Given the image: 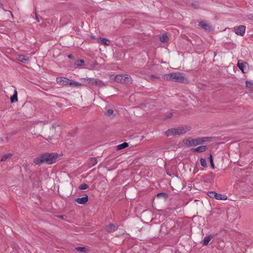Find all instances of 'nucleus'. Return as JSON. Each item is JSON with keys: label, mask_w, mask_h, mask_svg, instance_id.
I'll list each match as a JSON object with an SVG mask.
<instances>
[{"label": "nucleus", "mask_w": 253, "mask_h": 253, "mask_svg": "<svg viewBox=\"0 0 253 253\" xmlns=\"http://www.w3.org/2000/svg\"><path fill=\"white\" fill-rule=\"evenodd\" d=\"M88 187V185L86 183H83L79 186V189L80 190H85Z\"/></svg>", "instance_id": "obj_32"}, {"label": "nucleus", "mask_w": 253, "mask_h": 253, "mask_svg": "<svg viewBox=\"0 0 253 253\" xmlns=\"http://www.w3.org/2000/svg\"><path fill=\"white\" fill-rule=\"evenodd\" d=\"M200 143L202 144L206 141H210L211 140V137H200Z\"/></svg>", "instance_id": "obj_27"}, {"label": "nucleus", "mask_w": 253, "mask_h": 253, "mask_svg": "<svg viewBox=\"0 0 253 253\" xmlns=\"http://www.w3.org/2000/svg\"><path fill=\"white\" fill-rule=\"evenodd\" d=\"M36 19L37 22H39L40 21L39 19V18H38V17L37 16V14L36 15Z\"/></svg>", "instance_id": "obj_41"}, {"label": "nucleus", "mask_w": 253, "mask_h": 253, "mask_svg": "<svg viewBox=\"0 0 253 253\" xmlns=\"http://www.w3.org/2000/svg\"><path fill=\"white\" fill-rule=\"evenodd\" d=\"M237 65L243 73H246L248 72V64L247 62L242 60H239Z\"/></svg>", "instance_id": "obj_6"}, {"label": "nucleus", "mask_w": 253, "mask_h": 253, "mask_svg": "<svg viewBox=\"0 0 253 253\" xmlns=\"http://www.w3.org/2000/svg\"><path fill=\"white\" fill-rule=\"evenodd\" d=\"M64 216H65V215H57V217H58L59 218H61V219H63Z\"/></svg>", "instance_id": "obj_39"}, {"label": "nucleus", "mask_w": 253, "mask_h": 253, "mask_svg": "<svg viewBox=\"0 0 253 253\" xmlns=\"http://www.w3.org/2000/svg\"><path fill=\"white\" fill-rule=\"evenodd\" d=\"M201 165L203 167H206L207 166V164L206 160L203 158H201L200 159Z\"/></svg>", "instance_id": "obj_30"}, {"label": "nucleus", "mask_w": 253, "mask_h": 253, "mask_svg": "<svg viewBox=\"0 0 253 253\" xmlns=\"http://www.w3.org/2000/svg\"><path fill=\"white\" fill-rule=\"evenodd\" d=\"M18 60L23 63H27L29 61V58L24 55H19L18 56Z\"/></svg>", "instance_id": "obj_11"}, {"label": "nucleus", "mask_w": 253, "mask_h": 253, "mask_svg": "<svg viewBox=\"0 0 253 253\" xmlns=\"http://www.w3.org/2000/svg\"><path fill=\"white\" fill-rule=\"evenodd\" d=\"M124 78L123 79V81H124V83H131L132 81L131 78L130 76L128 75H124Z\"/></svg>", "instance_id": "obj_28"}, {"label": "nucleus", "mask_w": 253, "mask_h": 253, "mask_svg": "<svg viewBox=\"0 0 253 253\" xmlns=\"http://www.w3.org/2000/svg\"><path fill=\"white\" fill-rule=\"evenodd\" d=\"M84 63V61L83 59H79L76 61L75 64L77 66H82Z\"/></svg>", "instance_id": "obj_29"}, {"label": "nucleus", "mask_w": 253, "mask_h": 253, "mask_svg": "<svg viewBox=\"0 0 253 253\" xmlns=\"http://www.w3.org/2000/svg\"><path fill=\"white\" fill-rule=\"evenodd\" d=\"M88 200V195L87 194H84V196L82 198H77L75 199V202H76L79 204L84 205L85 204Z\"/></svg>", "instance_id": "obj_9"}, {"label": "nucleus", "mask_w": 253, "mask_h": 253, "mask_svg": "<svg viewBox=\"0 0 253 253\" xmlns=\"http://www.w3.org/2000/svg\"><path fill=\"white\" fill-rule=\"evenodd\" d=\"M17 101V92L16 90H14L13 94L10 97V102L11 103H13Z\"/></svg>", "instance_id": "obj_15"}, {"label": "nucleus", "mask_w": 253, "mask_h": 253, "mask_svg": "<svg viewBox=\"0 0 253 253\" xmlns=\"http://www.w3.org/2000/svg\"><path fill=\"white\" fill-rule=\"evenodd\" d=\"M124 76L123 75H118L114 78L115 81L118 83H124L123 81Z\"/></svg>", "instance_id": "obj_16"}, {"label": "nucleus", "mask_w": 253, "mask_h": 253, "mask_svg": "<svg viewBox=\"0 0 253 253\" xmlns=\"http://www.w3.org/2000/svg\"><path fill=\"white\" fill-rule=\"evenodd\" d=\"M149 77L152 80L153 79H160V77H159V76H157L156 75H152Z\"/></svg>", "instance_id": "obj_35"}, {"label": "nucleus", "mask_w": 253, "mask_h": 253, "mask_svg": "<svg viewBox=\"0 0 253 253\" xmlns=\"http://www.w3.org/2000/svg\"><path fill=\"white\" fill-rule=\"evenodd\" d=\"M68 57L70 59H72L74 58L72 54L68 55Z\"/></svg>", "instance_id": "obj_40"}, {"label": "nucleus", "mask_w": 253, "mask_h": 253, "mask_svg": "<svg viewBox=\"0 0 253 253\" xmlns=\"http://www.w3.org/2000/svg\"><path fill=\"white\" fill-rule=\"evenodd\" d=\"M10 13H11V14L12 16H13V14H12V12H11V11H10Z\"/></svg>", "instance_id": "obj_44"}, {"label": "nucleus", "mask_w": 253, "mask_h": 253, "mask_svg": "<svg viewBox=\"0 0 253 253\" xmlns=\"http://www.w3.org/2000/svg\"><path fill=\"white\" fill-rule=\"evenodd\" d=\"M116 226L113 224H109L106 226V230L109 233H111L115 230Z\"/></svg>", "instance_id": "obj_13"}, {"label": "nucleus", "mask_w": 253, "mask_h": 253, "mask_svg": "<svg viewBox=\"0 0 253 253\" xmlns=\"http://www.w3.org/2000/svg\"><path fill=\"white\" fill-rule=\"evenodd\" d=\"M128 146V144L127 142H124L121 144H119L116 146L117 150H121L125 149Z\"/></svg>", "instance_id": "obj_18"}, {"label": "nucleus", "mask_w": 253, "mask_h": 253, "mask_svg": "<svg viewBox=\"0 0 253 253\" xmlns=\"http://www.w3.org/2000/svg\"><path fill=\"white\" fill-rule=\"evenodd\" d=\"M157 197L159 198H163L165 200H166L168 198V195L166 193H159L157 194Z\"/></svg>", "instance_id": "obj_23"}, {"label": "nucleus", "mask_w": 253, "mask_h": 253, "mask_svg": "<svg viewBox=\"0 0 253 253\" xmlns=\"http://www.w3.org/2000/svg\"><path fill=\"white\" fill-rule=\"evenodd\" d=\"M91 38H92V39H94V38H95L94 36H91Z\"/></svg>", "instance_id": "obj_43"}, {"label": "nucleus", "mask_w": 253, "mask_h": 253, "mask_svg": "<svg viewBox=\"0 0 253 253\" xmlns=\"http://www.w3.org/2000/svg\"><path fill=\"white\" fill-rule=\"evenodd\" d=\"M56 81L60 85H68L69 79L67 78L58 77L56 78Z\"/></svg>", "instance_id": "obj_8"}, {"label": "nucleus", "mask_w": 253, "mask_h": 253, "mask_svg": "<svg viewBox=\"0 0 253 253\" xmlns=\"http://www.w3.org/2000/svg\"><path fill=\"white\" fill-rule=\"evenodd\" d=\"M211 238L212 236L211 235L206 236L203 241V244L205 246L208 245Z\"/></svg>", "instance_id": "obj_19"}, {"label": "nucleus", "mask_w": 253, "mask_h": 253, "mask_svg": "<svg viewBox=\"0 0 253 253\" xmlns=\"http://www.w3.org/2000/svg\"><path fill=\"white\" fill-rule=\"evenodd\" d=\"M76 250L82 252V253H89V250L85 248V247H76L75 248Z\"/></svg>", "instance_id": "obj_17"}, {"label": "nucleus", "mask_w": 253, "mask_h": 253, "mask_svg": "<svg viewBox=\"0 0 253 253\" xmlns=\"http://www.w3.org/2000/svg\"><path fill=\"white\" fill-rule=\"evenodd\" d=\"M160 40L162 42H167L169 41V38L166 35H163L160 37Z\"/></svg>", "instance_id": "obj_25"}, {"label": "nucleus", "mask_w": 253, "mask_h": 253, "mask_svg": "<svg viewBox=\"0 0 253 253\" xmlns=\"http://www.w3.org/2000/svg\"><path fill=\"white\" fill-rule=\"evenodd\" d=\"M200 140V137H198V138H197L195 139H191V146H195V145H198L201 144Z\"/></svg>", "instance_id": "obj_22"}, {"label": "nucleus", "mask_w": 253, "mask_h": 253, "mask_svg": "<svg viewBox=\"0 0 253 253\" xmlns=\"http://www.w3.org/2000/svg\"><path fill=\"white\" fill-rule=\"evenodd\" d=\"M106 116L110 117L111 118H113L115 116V114L114 113V111L112 109H109L107 110L105 113Z\"/></svg>", "instance_id": "obj_20"}, {"label": "nucleus", "mask_w": 253, "mask_h": 253, "mask_svg": "<svg viewBox=\"0 0 253 253\" xmlns=\"http://www.w3.org/2000/svg\"><path fill=\"white\" fill-rule=\"evenodd\" d=\"M184 144L191 146V141L190 138H186L183 140Z\"/></svg>", "instance_id": "obj_31"}, {"label": "nucleus", "mask_w": 253, "mask_h": 253, "mask_svg": "<svg viewBox=\"0 0 253 253\" xmlns=\"http://www.w3.org/2000/svg\"><path fill=\"white\" fill-rule=\"evenodd\" d=\"M173 82L187 84L188 83V79L183 76L182 73H173Z\"/></svg>", "instance_id": "obj_4"}, {"label": "nucleus", "mask_w": 253, "mask_h": 253, "mask_svg": "<svg viewBox=\"0 0 253 253\" xmlns=\"http://www.w3.org/2000/svg\"><path fill=\"white\" fill-rule=\"evenodd\" d=\"M191 129V128L189 126L172 128L167 130L165 132V135L167 136L176 135H181L190 131Z\"/></svg>", "instance_id": "obj_2"}, {"label": "nucleus", "mask_w": 253, "mask_h": 253, "mask_svg": "<svg viewBox=\"0 0 253 253\" xmlns=\"http://www.w3.org/2000/svg\"><path fill=\"white\" fill-rule=\"evenodd\" d=\"M209 159H210V162L213 161V158H212V155L211 154H209Z\"/></svg>", "instance_id": "obj_37"}, {"label": "nucleus", "mask_w": 253, "mask_h": 253, "mask_svg": "<svg viewBox=\"0 0 253 253\" xmlns=\"http://www.w3.org/2000/svg\"><path fill=\"white\" fill-rule=\"evenodd\" d=\"M101 42H102V43L105 45H109V40H107V39L106 38H102L101 39Z\"/></svg>", "instance_id": "obj_33"}, {"label": "nucleus", "mask_w": 253, "mask_h": 253, "mask_svg": "<svg viewBox=\"0 0 253 253\" xmlns=\"http://www.w3.org/2000/svg\"><path fill=\"white\" fill-rule=\"evenodd\" d=\"M207 150V146L202 145L195 148H192L191 151L193 152L201 153L204 152Z\"/></svg>", "instance_id": "obj_10"}, {"label": "nucleus", "mask_w": 253, "mask_h": 253, "mask_svg": "<svg viewBox=\"0 0 253 253\" xmlns=\"http://www.w3.org/2000/svg\"><path fill=\"white\" fill-rule=\"evenodd\" d=\"M251 18H252L253 19V15H251Z\"/></svg>", "instance_id": "obj_42"}, {"label": "nucleus", "mask_w": 253, "mask_h": 253, "mask_svg": "<svg viewBox=\"0 0 253 253\" xmlns=\"http://www.w3.org/2000/svg\"><path fill=\"white\" fill-rule=\"evenodd\" d=\"M84 82L86 81L87 83L92 85L96 86L98 87H102L106 86V84L103 81L95 78H84L83 79Z\"/></svg>", "instance_id": "obj_3"}, {"label": "nucleus", "mask_w": 253, "mask_h": 253, "mask_svg": "<svg viewBox=\"0 0 253 253\" xmlns=\"http://www.w3.org/2000/svg\"><path fill=\"white\" fill-rule=\"evenodd\" d=\"M12 156V154L11 153H8L4 155L1 158L0 161L1 162H4L7 159H9Z\"/></svg>", "instance_id": "obj_24"}, {"label": "nucleus", "mask_w": 253, "mask_h": 253, "mask_svg": "<svg viewBox=\"0 0 253 253\" xmlns=\"http://www.w3.org/2000/svg\"><path fill=\"white\" fill-rule=\"evenodd\" d=\"M59 156V155L57 153H44L39 157L34 158L33 163L38 165L43 163L51 165L56 162Z\"/></svg>", "instance_id": "obj_1"}, {"label": "nucleus", "mask_w": 253, "mask_h": 253, "mask_svg": "<svg viewBox=\"0 0 253 253\" xmlns=\"http://www.w3.org/2000/svg\"><path fill=\"white\" fill-rule=\"evenodd\" d=\"M234 30L236 35L243 36L246 31V26L245 25H240L234 27Z\"/></svg>", "instance_id": "obj_7"}, {"label": "nucleus", "mask_w": 253, "mask_h": 253, "mask_svg": "<svg viewBox=\"0 0 253 253\" xmlns=\"http://www.w3.org/2000/svg\"><path fill=\"white\" fill-rule=\"evenodd\" d=\"M89 161L90 163V166L93 167L96 165L97 163V160L96 158L93 157V158H90Z\"/></svg>", "instance_id": "obj_26"}, {"label": "nucleus", "mask_w": 253, "mask_h": 253, "mask_svg": "<svg viewBox=\"0 0 253 253\" xmlns=\"http://www.w3.org/2000/svg\"><path fill=\"white\" fill-rule=\"evenodd\" d=\"M253 84L252 82L248 81L246 82V86L247 87L251 88L253 86Z\"/></svg>", "instance_id": "obj_34"}, {"label": "nucleus", "mask_w": 253, "mask_h": 253, "mask_svg": "<svg viewBox=\"0 0 253 253\" xmlns=\"http://www.w3.org/2000/svg\"><path fill=\"white\" fill-rule=\"evenodd\" d=\"M199 26L205 30H209L211 29L210 25L204 21H201L199 23Z\"/></svg>", "instance_id": "obj_12"}, {"label": "nucleus", "mask_w": 253, "mask_h": 253, "mask_svg": "<svg viewBox=\"0 0 253 253\" xmlns=\"http://www.w3.org/2000/svg\"><path fill=\"white\" fill-rule=\"evenodd\" d=\"M172 113H169L168 114H167L166 115L165 119H170L172 117Z\"/></svg>", "instance_id": "obj_36"}, {"label": "nucleus", "mask_w": 253, "mask_h": 253, "mask_svg": "<svg viewBox=\"0 0 253 253\" xmlns=\"http://www.w3.org/2000/svg\"><path fill=\"white\" fill-rule=\"evenodd\" d=\"M173 73L164 74L163 75L162 78L163 79L166 80L167 81H173Z\"/></svg>", "instance_id": "obj_14"}, {"label": "nucleus", "mask_w": 253, "mask_h": 253, "mask_svg": "<svg viewBox=\"0 0 253 253\" xmlns=\"http://www.w3.org/2000/svg\"><path fill=\"white\" fill-rule=\"evenodd\" d=\"M207 195L210 197L211 198H214L216 200H225L227 199V197L226 195L217 193L215 191L208 192Z\"/></svg>", "instance_id": "obj_5"}, {"label": "nucleus", "mask_w": 253, "mask_h": 253, "mask_svg": "<svg viewBox=\"0 0 253 253\" xmlns=\"http://www.w3.org/2000/svg\"><path fill=\"white\" fill-rule=\"evenodd\" d=\"M68 85H70L73 86H82V84L77 82H75L69 79V82L68 83Z\"/></svg>", "instance_id": "obj_21"}, {"label": "nucleus", "mask_w": 253, "mask_h": 253, "mask_svg": "<svg viewBox=\"0 0 253 253\" xmlns=\"http://www.w3.org/2000/svg\"><path fill=\"white\" fill-rule=\"evenodd\" d=\"M210 163H211V168L212 169H214L215 168V167H214V163H213V161L211 162Z\"/></svg>", "instance_id": "obj_38"}]
</instances>
